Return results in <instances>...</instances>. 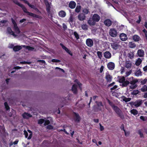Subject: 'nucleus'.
Instances as JSON below:
<instances>
[{
  "mask_svg": "<svg viewBox=\"0 0 147 147\" xmlns=\"http://www.w3.org/2000/svg\"><path fill=\"white\" fill-rule=\"evenodd\" d=\"M113 109L121 118L122 119H124V116L122 113V111L117 107H114Z\"/></svg>",
  "mask_w": 147,
  "mask_h": 147,
  "instance_id": "4",
  "label": "nucleus"
},
{
  "mask_svg": "<svg viewBox=\"0 0 147 147\" xmlns=\"http://www.w3.org/2000/svg\"><path fill=\"white\" fill-rule=\"evenodd\" d=\"M134 74L137 77L141 76L142 75V72L141 71L140 69L137 68L135 71Z\"/></svg>",
  "mask_w": 147,
  "mask_h": 147,
  "instance_id": "10",
  "label": "nucleus"
},
{
  "mask_svg": "<svg viewBox=\"0 0 147 147\" xmlns=\"http://www.w3.org/2000/svg\"><path fill=\"white\" fill-rule=\"evenodd\" d=\"M7 32L9 34L12 35L14 38L18 36L17 35L15 34L14 32L12 31L11 28L9 27H8L7 28Z\"/></svg>",
  "mask_w": 147,
  "mask_h": 147,
  "instance_id": "11",
  "label": "nucleus"
},
{
  "mask_svg": "<svg viewBox=\"0 0 147 147\" xmlns=\"http://www.w3.org/2000/svg\"><path fill=\"white\" fill-rule=\"evenodd\" d=\"M132 38L134 41L138 42L140 40V37L137 35H135L133 36Z\"/></svg>",
  "mask_w": 147,
  "mask_h": 147,
  "instance_id": "31",
  "label": "nucleus"
},
{
  "mask_svg": "<svg viewBox=\"0 0 147 147\" xmlns=\"http://www.w3.org/2000/svg\"><path fill=\"white\" fill-rule=\"evenodd\" d=\"M142 103V100H138L134 103L133 105L136 107H138L140 106Z\"/></svg>",
  "mask_w": 147,
  "mask_h": 147,
  "instance_id": "13",
  "label": "nucleus"
},
{
  "mask_svg": "<svg viewBox=\"0 0 147 147\" xmlns=\"http://www.w3.org/2000/svg\"><path fill=\"white\" fill-rule=\"evenodd\" d=\"M74 35L75 36V37L77 39H78L79 38V35L76 32H74Z\"/></svg>",
  "mask_w": 147,
  "mask_h": 147,
  "instance_id": "52",
  "label": "nucleus"
},
{
  "mask_svg": "<svg viewBox=\"0 0 147 147\" xmlns=\"http://www.w3.org/2000/svg\"><path fill=\"white\" fill-rule=\"evenodd\" d=\"M139 92V91L138 90H134L131 92V94L133 95H136L138 94Z\"/></svg>",
  "mask_w": 147,
  "mask_h": 147,
  "instance_id": "46",
  "label": "nucleus"
},
{
  "mask_svg": "<svg viewBox=\"0 0 147 147\" xmlns=\"http://www.w3.org/2000/svg\"><path fill=\"white\" fill-rule=\"evenodd\" d=\"M81 28L84 30H86L88 29V26L86 24H82L81 25Z\"/></svg>",
  "mask_w": 147,
  "mask_h": 147,
  "instance_id": "39",
  "label": "nucleus"
},
{
  "mask_svg": "<svg viewBox=\"0 0 147 147\" xmlns=\"http://www.w3.org/2000/svg\"><path fill=\"white\" fill-rule=\"evenodd\" d=\"M23 1H24L25 3L27 4L28 5L32 8L34 9H36V7L34 5H31L26 0H23Z\"/></svg>",
  "mask_w": 147,
  "mask_h": 147,
  "instance_id": "33",
  "label": "nucleus"
},
{
  "mask_svg": "<svg viewBox=\"0 0 147 147\" xmlns=\"http://www.w3.org/2000/svg\"><path fill=\"white\" fill-rule=\"evenodd\" d=\"M120 42L119 40H116L112 42L110 44L112 48L115 50H117L119 49L120 47V45H119Z\"/></svg>",
  "mask_w": 147,
  "mask_h": 147,
  "instance_id": "3",
  "label": "nucleus"
},
{
  "mask_svg": "<svg viewBox=\"0 0 147 147\" xmlns=\"http://www.w3.org/2000/svg\"><path fill=\"white\" fill-rule=\"evenodd\" d=\"M143 70L144 71L146 72L147 71V65L145 66L143 68Z\"/></svg>",
  "mask_w": 147,
  "mask_h": 147,
  "instance_id": "63",
  "label": "nucleus"
},
{
  "mask_svg": "<svg viewBox=\"0 0 147 147\" xmlns=\"http://www.w3.org/2000/svg\"><path fill=\"white\" fill-rule=\"evenodd\" d=\"M69 22L71 25L73 24V19L72 15H70L69 18Z\"/></svg>",
  "mask_w": 147,
  "mask_h": 147,
  "instance_id": "38",
  "label": "nucleus"
},
{
  "mask_svg": "<svg viewBox=\"0 0 147 147\" xmlns=\"http://www.w3.org/2000/svg\"><path fill=\"white\" fill-rule=\"evenodd\" d=\"M76 5V3L74 1H71L69 3V7L71 9L74 8Z\"/></svg>",
  "mask_w": 147,
  "mask_h": 147,
  "instance_id": "26",
  "label": "nucleus"
},
{
  "mask_svg": "<svg viewBox=\"0 0 147 147\" xmlns=\"http://www.w3.org/2000/svg\"><path fill=\"white\" fill-rule=\"evenodd\" d=\"M72 91L74 93H76L77 92V86L76 84H74L71 88Z\"/></svg>",
  "mask_w": 147,
  "mask_h": 147,
  "instance_id": "30",
  "label": "nucleus"
},
{
  "mask_svg": "<svg viewBox=\"0 0 147 147\" xmlns=\"http://www.w3.org/2000/svg\"><path fill=\"white\" fill-rule=\"evenodd\" d=\"M129 47L131 48H135L136 46V45L135 43L132 42H129Z\"/></svg>",
  "mask_w": 147,
  "mask_h": 147,
  "instance_id": "32",
  "label": "nucleus"
},
{
  "mask_svg": "<svg viewBox=\"0 0 147 147\" xmlns=\"http://www.w3.org/2000/svg\"><path fill=\"white\" fill-rule=\"evenodd\" d=\"M20 7L22 8V9L24 12L27 13L28 12L27 11V9L22 4V6H21Z\"/></svg>",
  "mask_w": 147,
  "mask_h": 147,
  "instance_id": "48",
  "label": "nucleus"
},
{
  "mask_svg": "<svg viewBox=\"0 0 147 147\" xmlns=\"http://www.w3.org/2000/svg\"><path fill=\"white\" fill-rule=\"evenodd\" d=\"M138 133L140 136L141 137H143V134L142 133L141 131L139 130L138 131Z\"/></svg>",
  "mask_w": 147,
  "mask_h": 147,
  "instance_id": "61",
  "label": "nucleus"
},
{
  "mask_svg": "<svg viewBox=\"0 0 147 147\" xmlns=\"http://www.w3.org/2000/svg\"><path fill=\"white\" fill-rule=\"evenodd\" d=\"M14 3L20 7L21 6H22V4L20 3L17 1L16 0H15L14 1Z\"/></svg>",
  "mask_w": 147,
  "mask_h": 147,
  "instance_id": "57",
  "label": "nucleus"
},
{
  "mask_svg": "<svg viewBox=\"0 0 147 147\" xmlns=\"http://www.w3.org/2000/svg\"><path fill=\"white\" fill-rule=\"evenodd\" d=\"M105 78L108 82L111 81L112 78V77L108 73H106L105 74Z\"/></svg>",
  "mask_w": 147,
  "mask_h": 147,
  "instance_id": "18",
  "label": "nucleus"
},
{
  "mask_svg": "<svg viewBox=\"0 0 147 147\" xmlns=\"http://www.w3.org/2000/svg\"><path fill=\"white\" fill-rule=\"evenodd\" d=\"M100 129L101 131H103L104 129L103 126H102L100 124Z\"/></svg>",
  "mask_w": 147,
  "mask_h": 147,
  "instance_id": "62",
  "label": "nucleus"
},
{
  "mask_svg": "<svg viewBox=\"0 0 147 147\" xmlns=\"http://www.w3.org/2000/svg\"><path fill=\"white\" fill-rule=\"evenodd\" d=\"M142 60L140 58H138L135 62V65L137 66H139L142 63Z\"/></svg>",
  "mask_w": 147,
  "mask_h": 147,
  "instance_id": "27",
  "label": "nucleus"
},
{
  "mask_svg": "<svg viewBox=\"0 0 147 147\" xmlns=\"http://www.w3.org/2000/svg\"><path fill=\"white\" fill-rule=\"evenodd\" d=\"M52 61L53 62H59L60 61L58 59H53L52 60Z\"/></svg>",
  "mask_w": 147,
  "mask_h": 147,
  "instance_id": "58",
  "label": "nucleus"
},
{
  "mask_svg": "<svg viewBox=\"0 0 147 147\" xmlns=\"http://www.w3.org/2000/svg\"><path fill=\"white\" fill-rule=\"evenodd\" d=\"M121 99L123 101H124L125 102H129L131 100V98H126L124 96H123L122 97Z\"/></svg>",
  "mask_w": 147,
  "mask_h": 147,
  "instance_id": "35",
  "label": "nucleus"
},
{
  "mask_svg": "<svg viewBox=\"0 0 147 147\" xmlns=\"http://www.w3.org/2000/svg\"><path fill=\"white\" fill-rule=\"evenodd\" d=\"M104 56L105 58L107 59L110 58L111 56V53L109 51L105 52L104 53Z\"/></svg>",
  "mask_w": 147,
  "mask_h": 147,
  "instance_id": "23",
  "label": "nucleus"
},
{
  "mask_svg": "<svg viewBox=\"0 0 147 147\" xmlns=\"http://www.w3.org/2000/svg\"><path fill=\"white\" fill-rule=\"evenodd\" d=\"M75 82L79 86L80 88L81 89L82 84L78 82V80L76 79L75 80Z\"/></svg>",
  "mask_w": 147,
  "mask_h": 147,
  "instance_id": "43",
  "label": "nucleus"
},
{
  "mask_svg": "<svg viewBox=\"0 0 147 147\" xmlns=\"http://www.w3.org/2000/svg\"><path fill=\"white\" fill-rule=\"evenodd\" d=\"M108 102L109 104L112 107L113 109L114 108V107H115L116 106H115L114 105L112 102H111L109 100H108Z\"/></svg>",
  "mask_w": 147,
  "mask_h": 147,
  "instance_id": "49",
  "label": "nucleus"
},
{
  "mask_svg": "<svg viewBox=\"0 0 147 147\" xmlns=\"http://www.w3.org/2000/svg\"><path fill=\"white\" fill-rule=\"evenodd\" d=\"M86 42L87 45L88 47H91L93 45V41L92 39L90 38L87 39L86 40Z\"/></svg>",
  "mask_w": 147,
  "mask_h": 147,
  "instance_id": "12",
  "label": "nucleus"
},
{
  "mask_svg": "<svg viewBox=\"0 0 147 147\" xmlns=\"http://www.w3.org/2000/svg\"><path fill=\"white\" fill-rule=\"evenodd\" d=\"M133 77H131L130 78V84H136V83L137 82V81L136 80L134 79Z\"/></svg>",
  "mask_w": 147,
  "mask_h": 147,
  "instance_id": "29",
  "label": "nucleus"
},
{
  "mask_svg": "<svg viewBox=\"0 0 147 147\" xmlns=\"http://www.w3.org/2000/svg\"><path fill=\"white\" fill-rule=\"evenodd\" d=\"M131 66V63L130 61H126L125 65V67L127 68H130Z\"/></svg>",
  "mask_w": 147,
  "mask_h": 147,
  "instance_id": "28",
  "label": "nucleus"
},
{
  "mask_svg": "<svg viewBox=\"0 0 147 147\" xmlns=\"http://www.w3.org/2000/svg\"><path fill=\"white\" fill-rule=\"evenodd\" d=\"M96 104L97 105L98 108L97 109H95L96 111H100L101 110L103 107L102 104V103L101 102H96Z\"/></svg>",
  "mask_w": 147,
  "mask_h": 147,
  "instance_id": "17",
  "label": "nucleus"
},
{
  "mask_svg": "<svg viewBox=\"0 0 147 147\" xmlns=\"http://www.w3.org/2000/svg\"><path fill=\"white\" fill-rule=\"evenodd\" d=\"M23 117L25 119H28L30 117H31L32 115L28 113H25L22 115Z\"/></svg>",
  "mask_w": 147,
  "mask_h": 147,
  "instance_id": "25",
  "label": "nucleus"
},
{
  "mask_svg": "<svg viewBox=\"0 0 147 147\" xmlns=\"http://www.w3.org/2000/svg\"><path fill=\"white\" fill-rule=\"evenodd\" d=\"M118 81L119 82L122 83L123 86H126L129 84V82L125 81V78L123 76H119L118 77Z\"/></svg>",
  "mask_w": 147,
  "mask_h": 147,
  "instance_id": "2",
  "label": "nucleus"
},
{
  "mask_svg": "<svg viewBox=\"0 0 147 147\" xmlns=\"http://www.w3.org/2000/svg\"><path fill=\"white\" fill-rule=\"evenodd\" d=\"M44 121V120L42 119H40L38 121V123L39 124H42Z\"/></svg>",
  "mask_w": 147,
  "mask_h": 147,
  "instance_id": "55",
  "label": "nucleus"
},
{
  "mask_svg": "<svg viewBox=\"0 0 147 147\" xmlns=\"http://www.w3.org/2000/svg\"><path fill=\"white\" fill-rule=\"evenodd\" d=\"M118 86L117 85H115L113 87L111 88V90L112 91L114 90L117 89L118 88Z\"/></svg>",
  "mask_w": 147,
  "mask_h": 147,
  "instance_id": "47",
  "label": "nucleus"
},
{
  "mask_svg": "<svg viewBox=\"0 0 147 147\" xmlns=\"http://www.w3.org/2000/svg\"><path fill=\"white\" fill-rule=\"evenodd\" d=\"M11 20L13 24V28L15 33L17 34H19L20 33V31L19 28L17 26L16 23L13 18H11Z\"/></svg>",
  "mask_w": 147,
  "mask_h": 147,
  "instance_id": "6",
  "label": "nucleus"
},
{
  "mask_svg": "<svg viewBox=\"0 0 147 147\" xmlns=\"http://www.w3.org/2000/svg\"><path fill=\"white\" fill-rule=\"evenodd\" d=\"M4 105L7 110H8L9 109V107L8 106L7 102H5L4 103Z\"/></svg>",
  "mask_w": 147,
  "mask_h": 147,
  "instance_id": "53",
  "label": "nucleus"
},
{
  "mask_svg": "<svg viewBox=\"0 0 147 147\" xmlns=\"http://www.w3.org/2000/svg\"><path fill=\"white\" fill-rule=\"evenodd\" d=\"M141 90L142 92H145L147 91V86L144 85L141 88Z\"/></svg>",
  "mask_w": 147,
  "mask_h": 147,
  "instance_id": "40",
  "label": "nucleus"
},
{
  "mask_svg": "<svg viewBox=\"0 0 147 147\" xmlns=\"http://www.w3.org/2000/svg\"><path fill=\"white\" fill-rule=\"evenodd\" d=\"M83 12L85 14H88L89 12L88 10L86 9H84L83 10Z\"/></svg>",
  "mask_w": 147,
  "mask_h": 147,
  "instance_id": "50",
  "label": "nucleus"
},
{
  "mask_svg": "<svg viewBox=\"0 0 147 147\" xmlns=\"http://www.w3.org/2000/svg\"><path fill=\"white\" fill-rule=\"evenodd\" d=\"M115 67V64L112 62H109L107 64L108 68L110 70L113 69Z\"/></svg>",
  "mask_w": 147,
  "mask_h": 147,
  "instance_id": "16",
  "label": "nucleus"
},
{
  "mask_svg": "<svg viewBox=\"0 0 147 147\" xmlns=\"http://www.w3.org/2000/svg\"><path fill=\"white\" fill-rule=\"evenodd\" d=\"M131 72V71L130 70L129 71H127L125 73V76L127 77L130 75Z\"/></svg>",
  "mask_w": 147,
  "mask_h": 147,
  "instance_id": "54",
  "label": "nucleus"
},
{
  "mask_svg": "<svg viewBox=\"0 0 147 147\" xmlns=\"http://www.w3.org/2000/svg\"><path fill=\"white\" fill-rule=\"evenodd\" d=\"M105 24L107 26H109L111 25V22L109 19L106 20L104 22Z\"/></svg>",
  "mask_w": 147,
  "mask_h": 147,
  "instance_id": "24",
  "label": "nucleus"
},
{
  "mask_svg": "<svg viewBox=\"0 0 147 147\" xmlns=\"http://www.w3.org/2000/svg\"><path fill=\"white\" fill-rule=\"evenodd\" d=\"M98 57L101 59L102 57V53L100 51H98L97 53Z\"/></svg>",
  "mask_w": 147,
  "mask_h": 147,
  "instance_id": "45",
  "label": "nucleus"
},
{
  "mask_svg": "<svg viewBox=\"0 0 147 147\" xmlns=\"http://www.w3.org/2000/svg\"><path fill=\"white\" fill-rule=\"evenodd\" d=\"M130 112L131 114H133L134 115H137L138 113V111L136 109H133L131 110Z\"/></svg>",
  "mask_w": 147,
  "mask_h": 147,
  "instance_id": "36",
  "label": "nucleus"
},
{
  "mask_svg": "<svg viewBox=\"0 0 147 147\" xmlns=\"http://www.w3.org/2000/svg\"><path fill=\"white\" fill-rule=\"evenodd\" d=\"M44 2L47 7V11L49 16L52 17V15L53 14V12H51L50 10V4L48 3L47 0H44Z\"/></svg>",
  "mask_w": 147,
  "mask_h": 147,
  "instance_id": "5",
  "label": "nucleus"
},
{
  "mask_svg": "<svg viewBox=\"0 0 147 147\" xmlns=\"http://www.w3.org/2000/svg\"><path fill=\"white\" fill-rule=\"evenodd\" d=\"M109 34L113 37L116 36L117 35V32L116 30L114 29H111L109 30Z\"/></svg>",
  "mask_w": 147,
  "mask_h": 147,
  "instance_id": "7",
  "label": "nucleus"
},
{
  "mask_svg": "<svg viewBox=\"0 0 147 147\" xmlns=\"http://www.w3.org/2000/svg\"><path fill=\"white\" fill-rule=\"evenodd\" d=\"M95 22L92 19H90L88 21L89 24L90 26L94 25L95 24Z\"/></svg>",
  "mask_w": 147,
  "mask_h": 147,
  "instance_id": "34",
  "label": "nucleus"
},
{
  "mask_svg": "<svg viewBox=\"0 0 147 147\" xmlns=\"http://www.w3.org/2000/svg\"><path fill=\"white\" fill-rule=\"evenodd\" d=\"M58 15L59 16L62 18H64L65 16L66 13L64 11L61 10L59 12Z\"/></svg>",
  "mask_w": 147,
  "mask_h": 147,
  "instance_id": "21",
  "label": "nucleus"
},
{
  "mask_svg": "<svg viewBox=\"0 0 147 147\" xmlns=\"http://www.w3.org/2000/svg\"><path fill=\"white\" fill-rule=\"evenodd\" d=\"M60 45L62 47V48L64 49L66 52H67L68 54L71 56L72 55V54L71 53V51L69 50L67 48L65 47L62 44L60 43Z\"/></svg>",
  "mask_w": 147,
  "mask_h": 147,
  "instance_id": "19",
  "label": "nucleus"
},
{
  "mask_svg": "<svg viewBox=\"0 0 147 147\" xmlns=\"http://www.w3.org/2000/svg\"><path fill=\"white\" fill-rule=\"evenodd\" d=\"M78 18L80 20L82 21L85 19L86 16L84 14L81 13L78 15Z\"/></svg>",
  "mask_w": 147,
  "mask_h": 147,
  "instance_id": "22",
  "label": "nucleus"
},
{
  "mask_svg": "<svg viewBox=\"0 0 147 147\" xmlns=\"http://www.w3.org/2000/svg\"><path fill=\"white\" fill-rule=\"evenodd\" d=\"M147 81V79H144L143 80L141 81V83L142 84H145Z\"/></svg>",
  "mask_w": 147,
  "mask_h": 147,
  "instance_id": "59",
  "label": "nucleus"
},
{
  "mask_svg": "<svg viewBox=\"0 0 147 147\" xmlns=\"http://www.w3.org/2000/svg\"><path fill=\"white\" fill-rule=\"evenodd\" d=\"M49 119L46 120L45 122L44 125H48L50 123V121L51 120V117L48 118Z\"/></svg>",
  "mask_w": 147,
  "mask_h": 147,
  "instance_id": "37",
  "label": "nucleus"
},
{
  "mask_svg": "<svg viewBox=\"0 0 147 147\" xmlns=\"http://www.w3.org/2000/svg\"><path fill=\"white\" fill-rule=\"evenodd\" d=\"M131 85L129 86L130 88L131 89H133L135 88L137 86L136 85V84H130Z\"/></svg>",
  "mask_w": 147,
  "mask_h": 147,
  "instance_id": "51",
  "label": "nucleus"
},
{
  "mask_svg": "<svg viewBox=\"0 0 147 147\" xmlns=\"http://www.w3.org/2000/svg\"><path fill=\"white\" fill-rule=\"evenodd\" d=\"M100 19V16L97 14H94L92 17V19L95 22H98Z\"/></svg>",
  "mask_w": 147,
  "mask_h": 147,
  "instance_id": "14",
  "label": "nucleus"
},
{
  "mask_svg": "<svg viewBox=\"0 0 147 147\" xmlns=\"http://www.w3.org/2000/svg\"><path fill=\"white\" fill-rule=\"evenodd\" d=\"M144 97L145 98H147V92L144 93Z\"/></svg>",
  "mask_w": 147,
  "mask_h": 147,
  "instance_id": "64",
  "label": "nucleus"
},
{
  "mask_svg": "<svg viewBox=\"0 0 147 147\" xmlns=\"http://www.w3.org/2000/svg\"><path fill=\"white\" fill-rule=\"evenodd\" d=\"M138 56L140 57H143L144 56V51L142 49L138 50L136 54Z\"/></svg>",
  "mask_w": 147,
  "mask_h": 147,
  "instance_id": "8",
  "label": "nucleus"
},
{
  "mask_svg": "<svg viewBox=\"0 0 147 147\" xmlns=\"http://www.w3.org/2000/svg\"><path fill=\"white\" fill-rule=\"evenodd\" d=\"M120 39L123 41H125L127 39L126 35L124 33H122L120 34Z\"/></svg>",
  "mask_w": 147,
  "mask_h": 147,
  "instance_id": "20",
  "label": "nucleus"
},
{
  "mask_svg": "<svg viewBox=\"0 0 147 147\" xmlns=\"http://www.w3.org/2000/svg\"><path fill=\"white\" fill-rule=\"evenodd\" d=\"M22 47L26 48L27 49L30 51H33L34 49V48L29 46H26L25 45H18L15 46L13 47V50L15 51H17L21 49Z\"/></svg>",
  "mask_w": 147,
  "mask_h": 147,
  "instance_id": "1",
  "label": "nucleus"
},
{
  "mask_svg": "<svg viewBox=\"0 0 147 147\" xmlns=\"http://www.w3.org/2000/svg\"><path fill=\"white\" fill-rule=\"evenodd\" d=\"M81 6L80 5L77 6L75 9V11L76 12H79L81 9Z\"/></svg>",
  "mask_w": 147,
  "mask_h": 147,
  "instance_id": "42",
  "label": "nucleus"
},
{
  "mask_svg": "<svg viewBox=\"0 0 147 147\" xmlns=\"http://www.w3.org/2000/svg\"><path fill=\"white\" fill-rule=\"evenodd\" d=\"M128 57L130 59H132L134 57V54L132 52H130L128 54Z\"/></svg>",
  "mask_w": 147,
  "mask_h": 147,
  "instance_id": "41",
  "label": "nucleus"
},
{
  "mask_svg": "<svg viewBox=\"0 0 147 147\" xmlns=\"http://www.w3.org/2000/svg\"><path fill=\"white\" fill-rule=\"evenodd\" d=\"M8 24V21L6 20H2L0 21V26H6Z\"/></svg>",
  "mask_w": 147,
  "mask_h": 147,
  "instance_id": "15",
  "label": "nucleus"
},
{
  "mask_svg": "<svg viewBox=\"0 0 147 147\" xmlns=\"http://www.w3.org/2000/svg\"><path fill=\"white\" fill-rule=\"evenodd\" d=\"M123 130L125 132V135L126 136H129V132L126 131L124 128H123Z\"/></svg>",
  "mask_w": 147,
  "mask_h": 147,
  "instance_id": "56",
  "label": "nucleus"
},
{
  "mask_svg": "<svg viewBox=\"0 0 147 147\" xmlns=\"http://www.w3.org/2000/svg\"><path fill=\"white\" fill-rule=\"evenodd\" d=\"M73 115L74 119L75 122H79L80 119V117L78 113H74Z\"/></svg>",
  "mask_w": 147,
  "mask_h": 147,
  "instance_id": "9",
  "label": "nucleus"
},
{
  "mask_svg": "<svg viewBox=\"0 0 147 147\" xmlns=\"http://www.w3.org/2000/svg\"><path fill=\"white\" fill-rule=\"evenodd\" d=\"M140 118L144 121H147V117H146L142 116L140 117Z\"/></svg>",
  "mask_w": 147,
  "mask_h": 147,
  "instance_id": "44",
  "label": "nucleus"
},
{
  "mask_svg": "<svg viewBox=\"0 0 147 147\" xmlns=\"http://www.w3.org/2000/svg\"><path fill=\"white\" fill-rule=\"evenodd\" d=\"M125 68L124 67H122L121 70H120V71H121V74H122L123 73H124L125 71Z\"/></svg>",
  "mask_w": 147,
  "mask_h": 147,
  "instance_id": "60",
  "label": "nucleus"
}]
</instances>
